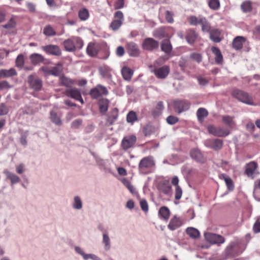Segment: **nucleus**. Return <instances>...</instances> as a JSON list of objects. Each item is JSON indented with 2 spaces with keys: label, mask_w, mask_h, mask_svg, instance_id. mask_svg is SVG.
Returning a JSON list of instances; mask_svg holds the SVG:
<instances>
[{
  "label": "nucleus",
  "mask_w": 260,
  "mask_h": 260,
  "mask_svg": "<svg viewBox=\"0 0 260 260\" xmlns=\"http://www.w3.org/2000/svg\"><path fill=\"white\" fill-rule=\"evenodd\" d=\"M83 45V41L78 37H73L63 42L64 47L67 51L73 52L80 49Z\"/></svg>",
  "instance_id": "obj_1"
},
{
  "label": "nucleus",
  "mask_w": 260,
  "mask_h": 260,
  "mask_svg": "<svg viewBox=\"0 0 260 260\" xmlns=\"http://www.w3.org/2000/svg\"><path fill=\"white\" fill-rule=\"evenodd\" d=\"M155 162L151 156H147L143 158L139 164V170L142 174H148V170L154 167Z\"/></svg>",
  "instance_id": "obj_2"
},
{
  "label": "nucleus",
  "mask_w": 260,
  "mask_h": 260,
  "mask_svg": "<svg viewBox=\"0 0 260 260\" xmlns=\"http://www.w3.org/2000/svg\"><path fill=\"white\" fill-rule=\"evenodd\" d=\"M208 132L215 137H225L229 135L231 132L229 129L222 127H216L214 125H209L207 127Z\"/></svg>",
  "instance_id": "obj_3"
},
{
  "label": "nucleus",
  "mask_w": 260,
  "mask_h": 260,
  "mask_svg": "<svg viewBox=\"0 0 260 260\" xmlns=\"http://www.w3.org/2000/svg\"><path fill=\"white\" fill-rule=\"evenodd\" d=\"M239 247L240 242L239 241L231 242L225 250L226 256L227 257H234L238 255L241 252L239 251Z\"/></svg>",
  "instance_id": "obj_4"
},
{
  "label": "nucleus",
  "mask_w": 260,
  "mask_h": 260,
  "mask_svg": "<svg viewBox=\"0 0 260 260\" xmlns=\"http://www.w3.org/2000/svg\"><path fill=\"white\" fill-rule=\"evenodd\" d=\"M89 94L92 99H98L101 96L107 95L108 94V90L106 87L101 84H98L94 88L90 90Z\"/></svg>",
  "instance_id": "obj_5"
},
{
  "label": "nucleus",
  "mask_w": 260,
  "mask_h": 260,
  "mask_svg": "<svg viewBox=\"0 0 260 260\" xmlns=\"http://www.w3.org/2000/svg\"><path fill=\"white\" fill-rule=\"evenodd\" d=\"M232 95L239 101L248 105H252V101L247 93L236 89L233 91Z\"/></svg>",
  "instance_id": "obj_6"
},
{
  "label": "nucleus",
  "mask_w": 260,
  "mask_h": 260,
  "mask_svg": "<svg viewBox=\"0 0 260 260\" xmlns=\"http://www.w3.org/2000/svg\"><path fill=\"white\" fill-rule=\"evenodd\" d=\"M65 94L74 99L77 101H79L82 104H84V101L82 98L81 91L77 88H69L64 91Z\"/></svg>",
  "instance_id": "obj_7"
},
{
  "label": "nucleus",
  "mask_w": 260,
  "mask_h": 260,
  "mask_svg": "<svg viewBox=\"0 0 260 260\" xmlns=\"http://www.w3.org/2000/svg\"><path fill=\"white\" fill-rule=\"evenodd\" d=\"M206 240L212 244H220L224 242V238L219 235L211 233H207L204 234Z\"/></svg>",
  "instance_id": "obj_8"
},
{
  "label": "nucleus",
  "mask_w": 260,
  "mask_h": 260,
  "mask_svg": "<svg viewBox=\"0 0 260 260\" xmlns=\"http://www.w3.org/2000/svg\"><path fill=\"white\" fill-rule=\"evenodd\" d=\"M175 110L178 113L187 110L190 107L189 103L185 100H175L173 102Z\"/></svg>",
  "instance_id": "obj_9"
},
{
  "label": "nucleus",
  "mask_w": 260,
  "mask_h": 260,
  "mask_svg": "<svg viewBox=\"0 0 260 260\" xmlns=\"http://www.w3.org/2000/svg\"><path fill=\"white\" fill-rule=\"evenodd\" d=\"M205 145L214 150H218L221 149L223 146L222 140L218 139H207L204 142Z\"/></svg>",
  "instance_id": "obj_10"
},
{
  "label": "nucleus",
  "mask_w": 260,
  "mask_h": 260,
  "mask_svg": "<svg viewBox=\"0 0 260 260\" xmlns=\"http://www.w3.org/2000/svg\"><path fill=\"white\" fill-rule=\"evenodd\" d=\"M158 46V42L151 38L145 39L142 44L143 48L148 51H152L157 49Z\"/></svg>",
  "instance_id": "obj_11"
},
{
  "label": "nucleus",
  "mask_w": 260,
  "mask_h": 260,
  "mask_svg": "<svg viewBox=\"0 0 260 260\" xmlns=\"http://www.w3.org/2000/svg\"><path fill=\"white\" fill-rule=\"evenodd\" d=\"M136 140V137L134 135L124 137L121 142V146L124 150H127L134 146Z\"/></svg>",
  "instance_id": "obj_12"
},
{
  "label": "nucleus",
  "mask_w": 260,
  "mask_h": 260,
  "mask_svg": "<svg viewBox=\"0 0 260 260\" xmlns=\"http://www.w3.org/2000/svg\"><path fill=\"white\" fill-rule=\"evenodd\" d=\"M3 173L6 176V180L10 181L11 187L21 181V179L18 176L8 169L4 170Z\"/></svg>",
  "instance_id": "obj_13"
},
{
  "label": "nucleus",
  "mask_w": 260,
  "mask_h": 260,
  "mask_svg": "<svg viewBox=\"0 0 260 260\" xmlns=\"http://www.w3.org/2000/svg\"><path fill=\"white\" fill-rule=\"evenodd\" d=\"M42 49L46 53L55 56H59L61 54V51L59 47L55 45H48L42 47Z\"/></svg>",
  "instance_id": "obj_14"
},
{
  "label": "nucleus",
  "mask_w": 260,
  "mask_h": 260,
  "mask_svg": "<svg viewBox=\"0 0 260 260\" xmlns=\"http://www.w3.org/2000/svg\"><path fill=\"white\" fill-rule=\"evenodd\" d=\"M28 83L31 88L35 90H40L42 87V81L39 78H36L32 75L28 77Z\"/></svg>",
  "instance_id": "obj_15"
},
{
  "label": "nucleus",
  "mask_w": 260,
  "mask_h": 260,
  "mask_svg": "<svg viewBox=\"0 0 260 260\" xmlns=\"http://www.w3.org/2000/svg\"><path fill=\"white\" fill-rule=\"evenodd\" d=\"M74 250L77 253L81 255L84 260H87L89 258L92 260H102L100 257L94 254L85 253L84 250L79 246H75Z\"/></svg>",
  "instance_id": "obj_16"
},
{
  "label": "nucleus",
  "mask_w": 260,
  "mask_h": 260,
  "mask_svg": "<svg viewBox=\"0 0 260 260\" xmlns=\"http://www.w3.org/2000/svg\"><path fill=\"white\" fill-rule=\"evenodd\" d=\"M183 222L181 218L177 215H175L170 220L168 228L171 231H174L180 228Z\"/></svg>",
  "instance_id": "obj_17"
},
{
  "label": "nucleus",
  "mask_w": 260,
  "mask_h": 260,
  "mask_svg": "<svg viewBox=\"0 0 260 260\" xmlns=\"http://www.w3.org/2000/svg\"><path fill=\"white\" fill-rule=\"evenodd\" d=\"M126 48L129 54L132 56H137L140 53L138 45L133 42L127 43Z\"/></svg>",
  "instance_id": "obj_18"
},
{
  "label": "nucleus",
  "mask_w": 260,
  "mask_h": 260,
  "mask_svg": "<svg viewBox=\"0 0 260 260\" xmlns=\"http://www.w3.org/2000/svg\"><path fill=\"white\" fill-rule=\"evenodd\" d=\"M170 69L168 66H163L158 69L153 70L155 75L160 79L165 78L169 73Z\"/></svg>",
  "instance_id": "obj_19"
},
{
  "label": "nucleus",
  "mask_w": 260,
  "mask_h": 260,
  "mask_svg": "<svg viewBox=\"0 0 260 260\" xmlns=\"http://www.w3.org/2000/svg\"><path fill=\"white\" fill-rule=\"evenodd\" d=\"M257 164L255 161H251L247 164L245 173L248 176L253 178L254 175L256 173Z\"/></svg>",
  "instance_id": "obj_20"
},
{
  "label": "nucleus",
  "mask_w": 260,
  "mask_h": 260,
  "mask_svg": "<svg viewBox=\"0 0 260 260\" xmlns=\"http://www.w3.org/2000/svg\"><path fill=\"white\" fill-rule=\"evenodd\" d=\"M102 244L105 251H108L110 250L111 248V241L109 234L107 232H104L102 233Z\"/></svg>",
  "instance_id": "obj_21"
},
{
  "label": "nucleus",
  "mask_w": 260,
  "mask_h": 260,
  "mask_svg": "<svg viewBox=\"0 0 260 260\" xmlns=\"http://www.w3.org/2000/svg\"><path fill=\"white\" fill-rule=\"evenodd\" d=\"M245 41L246 39L244 37L237 36L233 41V47L236 50H239L242 48Z\"/></svg>",
  "instance_id": "obj_22"
},
{
  "label": "nucleus",
  "mask_w": 260,
  "mask_h": 260,
  "mask_svg": "<svg viewBox=\"0 0 260 260\" xmlns=\"http://www.w3.org/2000/svg\"><path fill=\"white\" fill-rule=\"evenodd\" d=\"M99 50V46L98 44L90 43L88 45L86 48V52L90 56H95L98 54Z\"/></svg>",
  "instance_id": "obj_23"
},
{
  "label": "nucleus",
  "mask_w": 260,
  "mask_h": 260,
  "mask_svg": "<svg viewBox=\"0 0 260 260\" xmlns=\"http://www.w3.org/2000/svg\"><path fill=\"white\" fill-rule=\"evenodd\" d=\"M72 207L76 210H81L83 208V201L79 196H75L73 197L72 202Z\"/></svg>",
  "instance_id": "obj_24"
},
{
  "label": "nucleus",
  "mask_w": 260,
  "mask_h": 260,
  "mask_svg": "<svg viewBox=\"0 0 260 260\" xmlns=\"http://www.w3.org/2000/svg\"><path fill=\"white\" fill-rule=\"evenodd\" d=\"M29 59L31 63L34 66H37L43 62L45 59L43 55L36 53L31 54L29 56Z\"/></svg>",
  "instance_id": "obj_25"
},
{
  "label": "nucleus",
  "mask_w": 260,
  "mask_h": 260,
  "mask_svg": "<svg viewBox=\"0 0 260 260\" xmlns=\"http://www.w3.org/2000/svg\"><path fill=\"white\" fill-rule=\"evenodd\" d=\"M198 35L197 33L192 29L187 30L186 35V40L190 45L193 44L197 39Z\"/></svg>",
  "instance_id": "obj_26"
},
{
  "label": "nucleus",
  "mask_w": 260,
  "mask_h": 260,
  "mask_svg": "<svg viewBox=\"0 0 260 260\" xmlns=\"http://www.w3.org/2000/svg\"><path fill=\"white\" fill-rule=\"evenodd\" d=\"M16 75L17 72L16 70L14 68H11L9 70H0V78H9L16 76Z\"/></svg>",
  "instance_id": "obj_27"
},
{
  "label": "nucleus",
  "mask_w": 260,
  "mask_h": 260,
  "mask_svg": "<svg viewBox=\"0 0 260 260\" xmlns=\"http://www.w3.org/2000/svg\"><path fill=\"white\" fill-rule=\"evenodd\" d=\"M170 214L171 213L169 209L166 206L161 207L158 211L159 218H161L166 221H167L169 219Z\"/></svg>",
  "instance_id": "obj_28"
},
{
  "label": "nucleus",
  "mask_w": 260,
  "mask_h": 260,
  "mask_svg": "<svg viewBox=\"0 0 260 260\" xmlns=\"http://www.w3.org/2000/svg\"><path fill=\"white\" fill-rule=\"evenodd\" d=\"M210 39L215 43H219L221 39L220 38V32L218 29L213 28L209 32Z\"/></svg>",
  "instance_id": "obj_29"
},
{
  "label": "nucleus",
  "mask_w": 260,
  "mask_h": 260,
  "mask_svg": "<svg viewBox=\"0 0 260 260\" xmlns=\"http://www.w3.org/2000/svg\"><path fill=\"white\" fill-rule=\"evenodd\" d=\"M190 156L197 161L203 163L204 162L205 159L203 155L198 149H193L191 151Z\"/></svg>",
  "instance_id": "obj_30"
},
{
  "label": "nucleus",
  "mask_w": 260,
  "mask_h": 260,
  "mask_svg": "<svg viewBox=\"0 0 260 260\" xmlns=\"http://www.w3.org/2000/svg\"><path fill=\"white\" fill-rule=\"evenodd\" d=\"M205 17L199 16L198 17L195 16H191L188 18V21L190 25L196 26L199 24H201L204 22Z\"/></svg>",
  "instance_id": "obj_31"
},
{
  "label": "nucleus",
  "mask_w": 260,
  "mask_h": 260,
  "mask_svg": "<svg viewBox=\"0 0 260 260\" xmlns=\"http://www.w3.org/2000/svg\"><path fill=\"white\" fill-rule=\"evenodd\" d=\"M234 118V117L229 115H223L222 116V122L230 128H233L236 125Z\"/></svg>",
  "instance_id": "obj_32"
},
{
  "label": "nucleus",
  "mask_w": 260,
  "mask_h": 260,
  "mask_svg": "<svg viewBox=\"0 0 260 260\" xmlns=\"http://www.w3.org/2000/svg\"><path fill=\"white\" fill-rule=\"evenodd\" d=\"M161 50L166 53H169L172 50V47L170 41L168 39H165L162 41L161 44Z\"/></svg>",
  "instance_id": "obj_33"
},
{
  "label": "nucleus",
  "mask_w": 260,
  "mask_h": 260,
  "mask_svg": "<svg viewBox=\"0 0 260 260\" xmlns=\"http://www.w3.org/2000/svg\"><path fill=\"white\" fill-rule=\"evenodd\" d=\"M212 52L215 54V61L216 63L219 64L222 62L223 57L221 53L220 50L215 47H213L211 48Z\"/></svg>",
  "instance_id": "obj_34"
},
{
  "label": "nucleus",
  "mask_w": 260,
  "mask_h": 260,
  "mask_svg": "<svg viewBox=\"0 0 260 260\" xmlns=\"http://www.w3.org/2000/svg\"><path fill=\"white\" fill-rule=\"evenodd\" d=\"M138 120L136 113L134 111H129L126 115V121L127 123L133 125L136 121Z\"/></svg>",
  "instance_id": "obj_35"
},
{
  "label": "nucleus",
  "mask_w": 260,
  "mask_h": 260,
  "mask_svg": "<svg viewBox=\"0 0 260 260\" xmlns=\"http://www.w3.org/2000/svg\"><path fill=\"white\" fill-rule=\"evenodd\" d=\"M112 69L108 66H103L100 69L101 75L105 78L109 79L111 77Z\"/></svg>",
  "instance_id": "obj_36"
},
{
  "label": "nucleus",
  "mask_w": 260,
  "mask_h": 260,
  "mask_svg": "<svg viewBox=\"0 0 260 260\" xmlns=\"http://www.w3.org/2000/svg\"><path fill=\"white\" fill-rule=\"evenodd\" d=\"M92 154L95 157L96 162L97 165L99 166L100 169L104 170L105 171L108 170V168L107 166V160L102 159L98 156L95 155L94 153Z\"/></svg>",
  "instance_id": "obj_37"
},
{
  "label": "nucleus",
  "mask_w": 260,
  "mask_h": 260,
  "mask_svg": "<svg viewBox=\"0 0 260 260\" xmlns=\"http://www.w3.org/2000/svg\"><path fill=\"white\" fill-rule=\"evenodd\" d=\"M123 78L126 80H130L133 75V71L129 68L124 67L121 70Z\"/></svg>",
  "instance_id": "obj_38"
},
{
  "label": "nucleus",
  "mask_w": 260,
  "mask_h": 260,
  "mask_svg": "<svg viewBox=\"0 0 260 260\" xmlns=\"http://www.w3.org/2000/svg\"><path fill=\"white\" fill-rule=\"evenodd\" d=\"M208 112L204 108H200L197 112V116L199 121H202L208 116Z\"/></svg>",
  "instance_id": "obj_39"
},
{
  "label": "nucleus",
  "mask_w": 260,
  "mask_h": 260,
  "mask_svg": "<svg viewBox=\"0 0 260 260\" xmlns=\"http://www.w3.org/2000/svg\"><path fill=\"white\" fill-rule=\"evenodd\" d=\"M109 101L106 99H103L99 102V107L101 112L105 113L108 109Z\"/></svg>",
  "instance_id": "obj_40"
},
{
  "label": "nucleus",
  "mask_w": 260,
  "mask_h": 260,
  "mask_svg": "<svg viewBox=\"0 0 260 260\" xmlns=\"http://www.w3.org/2000/svg\"><path fill=\"white\" fill-rule=\"evenodd\" d=\"M43 34L47 37H52L56 35L55 29L50 25H46L43 29Z\"/></svg>",
  "instance_id": "obj_41"
},
{
  "label": "nucleus",
  "mask_w": 260,
  "mask_h": 260,
  "mask_svg": "<svg viewBox=\"0 0 260 260\" xmlns=\"http://www.w3.org/2000/svg\"><path fill=\"white\" fill-rule=\"evenodd\" d=\"M186 233L188 236L193 239L197 238L200 236V233L198 230L193 228H188L186 230Z\"/></svg>",
  "instance_id": "obj_42"
},
{
  "label": "nucleus",
  "mask_w": 260,
  "mask_h": 260,
  "mask_svg": "<svg viewBox=\"0 0 260 260\" xmlns=\"http://www.w3.org/2000/svg\"><path fill=\"white\" fill-rule=\"evenodd\" d=\"M164 107L163 106V103L162 102H159L155 108L152 111V115L154 117L159 116L162 110H164Z\"/></svg>",
  "instance_id": "obj_43"
},
{
  "label": "nucleus",
  "mask_w": 260,
  "mask_h": 260,
  "mask_svg": "<svg viewBox=\"0 0 260 260\" xmlns=\"http://www.w3.org/2000/svg\"><path fill=\"white\" fill-rule=\"evenodd\" d=\"M50 119L51 121L56 125L60 126L62 124L60 117L54 111L50 112Z\"/></svg>",
  "instance_id": "obj_44"
},
{
  "label": "nucleus",
  "mask_w": 260,
  "mask_h": 260,
  "mask_svg": "<svg viewBox=\"0 0 260 260\" xmlns=\"http://www.w3.org/2000/svg\"><path fill=\"white\" fill-rule=\"evenodd\" d=\"M241 8L245 13L250 12L252 11V3L250 1H245L241 5Z\"/></svg>",
  "instance_id": "obj_45"
},
{
  "label": "nucleus",
  "mask_w": 260,
  "mask_h": 260,
  "mask_svg": "<svg viewBox=\"0 0 260 260\" xmlns=\"http://www.w3.org/2000/svg\"><path fill=\"white\" fill-rule=\"evenodd\" d=\"M16 24L17 22L15 19L12 17L6 24L3 25V27L7 29L10 30L15 28Z\"/></svg>",
  "instance_id": "obj_46"
},
{
  "label": "nucleus",
  "mask_w": 260,
  "mask_h": 260,
  "mask_svg": "<svg viewBox=\"0 0 260 260\" xmlns=\"http://www.w3.org/2000/svg\"><path fill=\"white\" fill-rule=\"evenodd\" d=\"M60 82L62 85L68 87L74 84V81L72 80L63 76L60 77Z\"/></svg>",
  "instance_id": "obj_47"
},
{
  "label": "nucleus",
  "mask_w": 260,
  "mask_h": 260,
  "mask_svg": "<svg viewBox=\"0 0 260 260\" xmlns=\"http://www.w3.org/2000/svg\"><path fill=\"white\" fill-rule=\"evenodd\" d=\"M78 16L81 20H86L89 16V12L87 9L83 8L79 10L78 12Z\"/></svg>",
  "instance_id": "obj_48"
},
{
  "label": "nucleus",
  "mask_w": 260,
  "mask_h": 260,
  "mask_svg": "<svg viewBox=\"0 0 260 260\" xmlns=\"http://www.w3.org/2000/svg\"><path fill=\"white\" fill-rule=\"evenodd\" d=\"M62 66L61 64H57L56 67H53L50 71H48V73L55 76H59L62 72Z\"/></svg>",
  "instance_id": "obj_49"
},
{
  "label": "nucleus",
  "mask_w": 260,
  "mask_h": 260,
  "mask_svg": "<svg viewBox=\"0 0 260 260\" xmlns=\"http://www.w3.org/2000/svg\"><path fill=\"white\" fill-rule=\"evenodd\" d=\"M25 62V58L23 54H19L15 61L16 66L18 68H20L22 69L24 67Z\"/></svg>",
  "instance_id": "obj_50"
},
{
  "label": "nucleus",
  "mask_w": 260,
  "mask_h": 260,
  "mask_svg": "<svg viewBox=\"0 0 260 260\" xmlns=\"http://www.w3.org/2000/svg\"><path fill=\"white\" fill-rule=\"evenodd\" d=\"M121 182L132 193H135L136 192L135 188L131 184V182L129 181L127 179H122L121 180Z\"/></svg>",
  "instance_id": "obj_51"
},
{
  "label": "nucleus",
  "mask_w": 260,
  "mask_h": 260,
  "mask_svg": "<svg viewBox=\"0 0 260 260\" xmlns=\"http://www.w3.org/2000/svg\"><path fill=\"white\" fill-rule=\"evenodd\" d=\"M160 190L165 194H169L171 191V186L168 182H164L160 186Z\"/></svg>",
  "instance_id": "obj_52"
},
{
  "label": "nucleus",
  "mask_w": 260,
  "mask_h": 260,
  "mask_svg": "<svg viewBox=\"0 0 260 260\" xmlns=\"http://www.w3.org/2000/svg\"><path fill=\"white\" fill-rule=\"evenodd\" d=\"M123 22L121 20H114L112 21L110 24V27L113 30H118L122 25Z\"/></svg>",
  "instance_id": "obj_53"
},
{
  "label": "nucleus",
  "mask_w": 260,
  "mask_h": 260,
  "mask_svg": "<svg viewBox=\"0 0 260 260\" xmlns=\"http://www.w3.org/2000/svg\"><path fill=\"white\" fill-rule=\"evenodd\" d=\"M202 25V30L204 32H209L211 30V26L207 21L206 18L204 19V22L201 24Z\"/></svg>",
  "instance_id": "obj_54"
},
{
  "label": "nucleus",
  "mask_w": 260,
  "mask_h": 260,
  "mask_svg": "<svg viewBox=\"0 0 260 260\" xmlns=\"http://www.w3.org/2000/svg\"><path fill=\"white\" fill-rule=\"evenodd\" d=\"M118 116V111L117 108H114L112 111L111 116L109 117V121H110V123H112L115 120H116Z\"/></svg>",
  "instance_id": "obj_55"
},
{
  "label": "nucleus",
  "mask_w": 260,
  "mask_h": 260,
  "mask_svg": "<svg viewBox=\"0 0 260 260\" xmlns=\"http://www.w3.org/2000/svg\"><path fill=\"white\" fill-rule=\"evenodd\" d=\"M216 165L219 167H221L224 171H228L230 169V166L229 162L223 160H220L217 162Z\"/></svg>",
  "instance_id": "obj_56"
},
{
  "label": "nucleus",
  "mask_w": 260,
  "mask_h": 260,
  "mask_svg": "<svg viewBox=\"0 0 260 260\" xmlns=\"http://www.w3.org/2000/svg\"><path fill=\"white\" fill-rule=\"evenodd\" d=\"M209 7L213 10H217L219 8L220 4L218 0H210L209 2Z\"/></svg>",
  "instance_id": "obj_57"
},
{
  "label": "nucleus",
  "mask_w": 260,
  "mask_h": 260,
  "mask_svg": "<svg viewBox=\"0 0 260 260\" xmlns=\"http://www.w3.org/2000/svg\"><path fill=\"white\" fill-rule=\"evenodd\" d=\"M11 88H12V85H10L8 81H0V90H7Z\"/></svg>",
  "instance_id": "obj_58"
},
{
  "label": "nucleus",
  "mask_w": 260,
  "mask_h": 260,
  "mask_svg": "<svg viewBox=\"0 0 260 260\" xmlns=\"http://www.w3.org/2000/svg\"><path fill=\"white\" fill-rule=\"evenodd\" d=\"M190 58L198 63L201 62L202 60V56L200 53H192L190 54Z\"/></svg>",
  "instance_id": "obj_59"
},
{
  "label": "nucleus",
  "mask_w": 260,
  "mask_h": 260,
  "mask_svg": "<svg viewBox=\"0 0 260 260\" xmlns=\"http://www.w3.org/2000/svg\"><path fill=\"white\" fill-rule=\"evenodd\" d=\"M15 168L16 172L18 174H22L26 170L25 165L23 164H20L19 165H16Z\"/></svg>",
  "instance_id": "obj_60"
},
{
  "label": "nucleus",
  "mask_w": 260,
  "mask_h": 260,
  "mask_svg": "<svg viewBox=\"0 0 260 260\" xmlns=\"http://www.w3.org/2000/svg\"><path fill=\"white\" fill-rule=\"evenodd\" d=\"M153 36L159 38H162L164 37L165 34L164 29L161 28L155 30L153 32Z\"/></svg>",
  "instance_id": "obj_61"
},
{
  "label": "nucleus",
  "mask_w": 260,
  "mask_h": 260,
  "mask_svg": "<svg viewBox=\"0 0 260 260\" xmlns=\"http://www.w3.org/2000/svg\"><path fill=\"white\" fill-rule=\"evenodd\" d=\"M9 112L8 108L4 103L0 104V116L6 115Z\"/></svg>",
  "instance_id": "obj_62"
},
{
  "label": "nucleus",
  "mask_w": 260,
  "mask_h": 260,
  "mask_svg": "<svg viewBox=\"0 0 260 260\" xmlns=\"http://www.w3.org/2000/svg\"><path fill=\"white\" fill-rule=\"evenodd\" d=\"M182 194V190L179 186H177L175 188V198L176 200H179L181 199Z\"/></svg>",
  "instance_id": "obj_63"
},
{
  "label": "nucleus",
  "mask_w": 260,
  "mask_h": 260,
  "mask_svg": "<svg viewBox=\"0 0 260 260\" xmlns=\"http://www.w3.org/2000/svg\"><path fill=\"white\" fill-rule=\"evenodd\" d=\"M166 120L167 122L170 124H174L178 121V118L174 116H169L167 117Z\"/></svg>",
  "instance_id": "obj_64"
}]
</instances>
